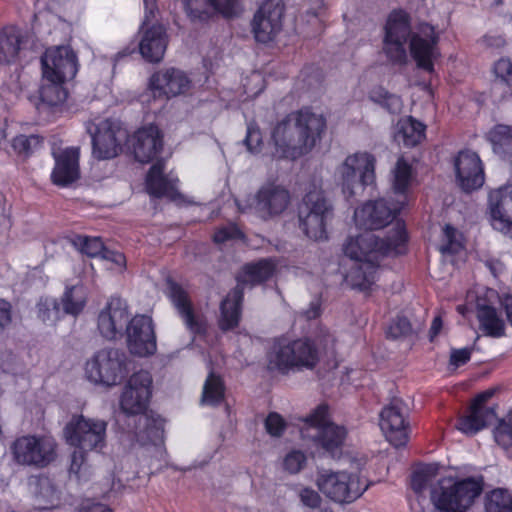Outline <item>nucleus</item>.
I'll list each match as a JSON object with an SVG mask.
<instances>
[{
  "mask_svg": "<svg viewBox=\"0 0 512 512\" xmlns=\"http://www.w3.org/2000/svg\"><path fill=\"white\" fill-rule=\"evenodd\" d=\"M86 130L92 138V154L98 160L116 157L127 140V131L118 121L101 120L98 123L88 122Z\"/></svg>",
  "mask_w": 512,
  "mask_h": 512,
  "instance_id": "nucleus-15",
  "label": "nucleus"
},
{
  "mask_svg": "<svg viewBox=\"0 0 512 512\" xmlns=\"http://www.w3.org/2000/svg\"><path fill=\"white\" fill-rule=\"evenodd\" d=\"M319 360L318 350L308 339L277 341L268 354V368L282 373L292 368L312 369Z\"/></svg>",
  "mask_w": 512,
  "mask_h": 512,
  "instance_id": "nucleus-7",
  "label": "nucleus"
},
{
  "mask_svg": "<svg viewBox=\"0 0 512 512\" xmlns=\"http://www.w3.org/2000/svg\"><path fill=\"white\" fill-rule=\"evenodd\" d=\"M498 298L495 290L487 291L486 298L478 297L476 301L479 329L489 337L499 338L505 334V321L491 302Z\"/></svg>",
  "mask_w": 512,
  "mask_h": 512,
  "instance_id": "nucleus-27",
  "label": "nucleus"
},
{
  "mask_svg": "<svg viewBox=\"0 0 512 512\" xmlns=\"http://www.w3.org/2000/svg\"><path fill=\"white\" fill-rule=\"evenodd\" d=\"M151 384L149 372H136L129 378L120 399L122 411L130 418L128 425L133 422V438L140 446L156 445L163 439V420L146 412Z\"/></svg>",
  "mask_w": 512,
  "mask_h": 512,
  "instance_id": "nucleus-3",
  "label": "nucleus"
},
{
  "mask_svg": "<svg viewBox=\"0 0 512 512\" xmlns=\"http://www.w3.org/2000/svg\"><path fill=\"white\" fill-rule=\"evenodd\" d=\"M86 302L87 292L85 287L81 284H76L66 287L60 299V303L54 301L53 308L57 314L61 307L64 314L77 316L83 311Z\"/></svg>",
  "mask_w": 512,
  "mask_h": 512,
  "instance_id": "nucleus-33",
  "label": "nucleus"
},
{
  "mask_svg": "<svg viewBox=\"0 0 512 512\" xmlns=\"http://www.w3.org/2000/svg\"><path fill=\"white\" fill-rule=\"evenodd\" d=\"M494 389H488L478 394L472 401L471 405L486 406L487 401L494 395Z\"/></svg>",
  "mask_w": 512,
  "mask_h": 512,
  "instance_id": "nucleus-63",
  "label": "nucleus"
},
{
  "mask_svg": "<svg viewBox=\"0 0 512 512\" xmlns=\"http://www.w3.org/2000/svg\"><path fill=\"white\" fill-rule=\"evenodd\" d=\"M43 77L46 80L73 79L78 70L77 56L69 46L49 48L41 57Z\"/></svg>",
  "mask_w": 512,
  "mask_h": 512,
  "instance_id": "nucleus-17",
  "label": "nucleus"
},
{
  "mask_svg": "<svg viewBox=\"0 0 512 512\" xmlns=\"http://www.w3.org/2000/svg\"><path fill=\"white\" fill-rule=\"evenodd\" d=\"M493 72L496 81L507 85L512 93V61L508 58H501L495 62Z\"/></svg>",
  "mask_w": 512,
  "mask_h": 512,
  "instance_id": "nucleus-47",
  "label": "nucleus"
},
{
  "mask_svg": "<svg viewBox=\"0 0 512 512\" xmlns=\"http://www.w3.org/2000/svg\"><path fill=\"white\" fill-rule=\"evenodd\" d=\"M316 484L327 498L339 504L355 501L367 489L358 476L345 471H319Z\"/></svg>",
  "mask_w": 512,
  "mask_h": 512,
  "instance_id": "nucleus-14",
  "label": "nucleus"
},
{
  "mask_svg": "<svg viewBox=\"0 0 512 512\" xmlns=\"http://www.w3.org/2000/svg\"><path fill=\"white\" fill-rule=\"evenodd\" d=\"M285 5L283 0H265L255 12L251 28L257 42L268 43L282 30Z\"/></svg>",
  "mask_w": 512,
  "mask_h": 512,
  "instance_id": "nucleus-16",
  "label": "nucleus"
},
{
  "mask_svg": "<svg viewBox=\"0 0 512 512\" xmlns=\"http://www.w3.org/2000/svg\"><path fill=\"white\" fill-rule=\"evenodd\" d=\"M145 16L140 28L141 39L138 44L139 52L143 59L149 63L162 61L169 42L166 28L160 23H152L158 7L156 0H143Z\"/></svg>",
  "mask_w": 512,
  "mask_h": 512,
  "instance_id": "nucleus-11",
  "label": "nucleus"
},
{
  "mask_svg": "<svg viewBox=\"0 0 512 512\" xmlns=\"http://www.w3.org/2000/svg\"><path fill=\"white\" fill-rule=\"evenodd\" d=\"M301 429L303 439H310L316 446L321 447L332 457L341 453L346 437V430L328 420V407L319 405L305 419Z\"/></svg>",
  "mask_w": 512,
  "mask_h": 512,
  "instance_id": "nucleus-8",
  "label": "nucleus"
},
{
  "mask_svg": "<svg viewBox=\"0 0 512 512\" xmlns=\"http://www.w3.org/2000/svg\"><path fill=\"white\" fill-rule=\"evenodd\" d=\"M190 87L186 74L176 68H166L151 75L148 88L154 97H175L185 93Z\"/></svg>",
  "mask_w": 512,
  "mask_h": 512,
  "instance_id": "nucleus-24",
  "label": "nucleus"
},
{
  "mask_svg": "<svg viewBox=\"0 0 512 512\" xmlns=\"http://www.w3.org/2000/svg\"><path fill=\"white\" fill-rule=\"evenodd\" d=\"M473 349L474 346L471 348L451 349L449 360L450 365L457 368L466 364L471 358Z\"/></svg>",
  "mask_w": 512,
  "mask_h": 512,
  "instance_id": "nucleus-56",
  "label": "nucleus"
},
{
  "mask_svg": "<svg viewBox=\"0 0 512 512\" xmlns=\"http://www.w3.org/2000/svg\"><path fill=\"white\" fill-rule=\"evenodd\" d=\"M438 42V34L428 23H422L413 30L411 17L406 11L395 9L387 16L382 50L393 64H406L408 46L417 66L431 73L434 71V61L440 56Z\"/></svg>",
  "mask_w": 512,
  "mask_h": 512,
  "instance_id": "nucleus-1",
  "label": "nucleus"
},
{
  "mask_svg": "<svg viewBox=\"0 0 512 512\" xmlns=\"http://www.w3.org/2000/svg\"><path fill=\"white\" fill-rule=\"evenodd\" d=\"M79 512H112V510L104 504L87 501L81 505Z\"/></svg>",
  "mask_w": 512,
  "mask_h": 512,
  "instance_id": "nucleus-62",
  "label": "nucleus"
},
{
  "mask_svg": "<svg viewBox=\"0 0 512 512\" xmlns=\"http://www.w3.org/2000/svg\"><path fill=\"white\" fill-rule=\"evenodd\" d=\"M10 449L18 465L37 469L47 467L57 457V443L49 436H20L13 441Z\"/></svg>",
  "mask_w": 512,
  "mask_h": 512,
  "instance_id": "nucleus-10",
  "label": "nucleus"
},
{
  "mask_svg": "<svg viewBox=\"0 0 512 512\" xmlns=\"http://www.w3.org/2000/svg\"><path fill=\"white\" fill-rule=\"evenodd\" d=\"M379 262H355L346 279L353 288L365 291L376 281Z\"/></svg>",
  "mask_w": 512,
  "mask_h": 512,
  "instance_id": "nucleus-34",
  "label": "nucleus"
},
{
  "mask_svg": "<svg viewBox=\"0 0 512 512\" xmlns=\"http://www.w3.org/2000/svg\"><path fill=\"white\" fill-rule=\"evenodd\" d=\"M326 126L325 117L309 108L289 113L272 131L276 152L292 160L309 153L321 140Z\"/></svg>",
  "mask_w": 512,
  "mask_h": 512,
  "instance_id": "nucleus-2",
  "label": "nucleus"
},
{
  "mask_svg": "<svg viewBox=\"0 0 512 512\" xmlns=\"http://www.w3.org/2000/svg\"><path fill=\"white\" fill-rule=\"evenodd\" d=\"M243 302V288L236 285L222 300L220 305L219 328L229 331L238 326Z\"/></svg>",
  "mask_w": 512,
  "mask_h": 512,
  "instance_id": "nucleus-31",
  "label": "nucleus"
},
{
  "mask_svg": "<svg viewBox=\"0 0 512 512\" xmlns=\"http://www.w3.org/2000/svg\"><path fill=\"white\" fill-rule=\"evenodd\" d=\"M486 512H512V493L503 488L493 490L487 497Z\"/></svg>",
  "mask_w": 512,
  "mask_h": 512,
  "instance_id": "nucleus-40",
  "label": "nucleus"
},
{
  "mask_svg": "<svg viewBox=\"0 0 512 512\" xmlns=\"http://www.w3.org/2000/svg\"><path fill=\"white\" fill-rule=\"evenodd\" d=\"M128 311L124 301L111 298L98 316V329L101 335L109 340L114 339L127 323Z\"/></svg>",
  "mask_w": 512,
  "mask_h": 512,
  "instance_id": "nucleus-28",
  "label": "nucleus"
},
{
  "mask_svg": "<svg viewBox=\"0 0 512 512\" xmlns=\"http://www.w3.org/2000/svg\"><path fill=\"white\" fill-rule=\"evenodd\" d=\"M393 189L399 196L397 201H404L406 204V191L412 181V166L404 157H400L393 169Z\"/></svg>",
  "mask_w": 512,
  "mask_h": 512,
  "instance_id": "nucleus-37",
  "label": "nucleus"
},
{
  "mask_svg": "<svg viewBox=\"0 0 512 512\" xmlns=\"http://www.w3.org/2000/svg\"><path fill=\"white\" fill-rule=\"evenodd\" d=\"M163 170L164 163L162 160L156 161L151 166L146 176V190L154 197H167L174 200L178 195L175 181L165 177Z\"/></svg>",
  "mask_w": 512,
  "mask_h": 512,
  "instance_id": "nucleus-32",
  "label": "nucleus"
},
{
  "mask_svg": "<svg viewBox=\"0 0 512 512\" xmlns=\"http://www.w3.org/2000/svg\"><path fill=\"white\" fill-rule=\"evenodd\" d=\"M300 499L301 502L310 508H317L321 504V497L320 495L311 488H304L300 491Z\"/></svg>",
  "mask_w": 512,
  "mask_h": 512,
  "instance_id": "nucleus-58",
  "label": "nucleus"
},
{
  "mask_svg": "<svg viewBox=\"0 0 512 512\" xmlns=\"http://www.w3.org/2000/svg\"><path fill=\"white\" fill-rule=\"evenodd\" d=\"M169 297L178 310L187 328L194 334L204 333L206 323L201 315L194 312L187 293L175 282L168 281Z\"/></svg>",
  "mask_w": 512,
  "mask_h": 512,
  "instance_id": "nucleus-29",
  "label": "nucleus"
},
{
  "mask_svg": "<svg viewBox=\"0 0 512 512\" xmlns=\"http://www.w3.org/2000/svg\"><path fill=\"white\" fill-rule=\"evenodd\" d=\"M306 463V456L303 452L294 450L289 452L284 460L283 467L290 474H296L300 472Z\"/></svg>",
  "mask_w": 512,
  "mask_h": 512,
  "instance_id": "nucleus-50",
  "label": "nucleus"
},
{
  "mask_svg": "<svg viewBox=\"0 0 512 512\" xmlns=\"http://www.w3.org/2000/svg\"><path fill=\"white\" fill-rule=\"evenodd\" d=\"M457 231L450 225H446L443 229V241L440 247L442 253L455 254L462 248L461 243L457 240Z\"/></svg>",
  "mask_w": 512,
  "mask_h": 512,
  "instance_id": "nucleus-49",
  "label": "nucleus"
},
{
  "mask_svg": "<svg viewBox=\"0 0 512 512\" xmlns=\"http://www.w3.org/2000/svg\"><path fill=\"white\" fill-rule=\"evenodd\" d=\"M73 244L88 257H101L105 249V246L99 237L76 236L73 240Z\"/></svg>",
  "mask_w": 512,
  "mask_h": 512,
  "instance_id": "nucleus-45",
  "label": "nucleus"
},
{
  "mask_svg": "<svg viewBox=\"0 0 512 512\" xmlns=\"http://www.w3.org/2000/svg\"><path fill=\"white\" fill-rule=\"evenodd\" d=\"M497 420L495 407L470 405L468 413L459 418L456 428L466 435H475Z\"/></svg>",
  "mask_w": 512,
  "mask_h": 512,
  "instance_id": "nucleus-30",
  "label": "nucleus"
},
{
  "mask_svg": "<svg viewBox=\"0 0 512 512\" xmlns=\"http://www.w3.org/2000/svg\"><path fill=\"white\" fill-rule=\"evenodd\" d=\"M14 360V354L12 351H5L0 356V368L7 372L11 368V363Z\"/></svg>",
  "mask_w": 512,
  "mask_h": 512,
  "instance_id": "nucleus-64",
  "label": "nucleus"
},
{
  "mask_svg": "<svg viewBox=\"0 0 512 512\" xmlns=\"http://www.w3.org/2000/svg\"><path fill=\"white\" fill-rule=\"evenodd\" d=\"M21 44V33L15 27L3 29L0 33V63H10L18 55Z\"/></svg>",
  "mask_w": 512,
  "mask_h": 512,
  "instance_id": "nucleus-36",
  "label": "nucleus"
},
{
  "mask_svg": "<svg viewBox=\"0 0 512 512\" xmlns=\"http://www.w3.org/2000/svg\"><path fill=\"white\" fill-rule=\"evenodd\" d=\"M401 134L403 144L408 147H414L424 139L425 125L410 117L402 124Z\"/></svg>",
  "mask_w": 512,
  "mask_h": 512,
  "instance_id": "nucleus-42",
  "label": "nucleus"
},
{
  "mask_svg": "<svg viewBox=\"0 0 512 512\" xmlns=\"http://www.w3.org/2000/svg\"><path fill=\"white\" fill-rule=\"evenodd\" d=\"M483 490V477L453 483L443 478L431 490V500L440 512H465Z\"/></svg>",
  "mask_w": 512,
  "mask_h": 512,
  "instance_id": "nucleus-5",
  "label": "nucleus"
},
{
  "mask_svg": "<svg viewBox=\"0 0 512 512\" xmlns=\"http://www.w3.org/2000/svg\"><path fill=\"white\" fill-rule=\"evenodd\" d=\"M247 149L254 153L257 152L262 145V135L257 125L250 123L247 127V134L244 139Z\"/></svg>",
  "mask_w": 512,
  "mask_h": 512,
  "instance_id": "nucleus-53",
  "label": "nucleus"
},
{
  "mask_svg": "<svg viewBox=\"0 0 512 512\" xmlns=\"http://www.w3.org/2000/svg\"><path fill=\"white\" fill-rule=\"evenodd\" d=\"M275 266L270 260H260L257 263L247 264L238 277L237 285L243 289L245 285H257L268 280L274 272Z\"/></svg>",
  "mask_w": 512,
  "mask_h": 512,
  "instance_id": "nucleus-35",
  "label": "nucleus"
},
{
  "mask_svg": "<svg viewBox=\"0 0 512 512\" xmlns=\"http://www.w3.org/2000/svg\"><path fill=\"white\" fill-rule=\"evenodd\" d=\"M101 258L111 261L118 266H125L126 264V258L122 253L109 250L106 247L101 255Z\"/></svg>",
  "mask_w": 512,
  "mask_h": 512,
  "instance_id": "nucleus-61",
  "label": "nucleus"
},
{
  "mask_svg": "<svg viewBox=\"0 0 512 512\" xmlns=\"http://www.w3.org/2000/svg\"><path fill=\"white\" fill-rule=\"evenodd\" d=\"M333 206L321 189L306 193L298 207V219L304 234L315 241L326 240L327 223L333 218Z\"/></svg>",
  "mask_w": 512,
  "mask_h": 512,
  "instance_id": "nucleus-6",
  "label": "nucleus"
},
{
  "mask_svg": "<svg viewBox=\"0 0 512 512\" xmlns=\"http://www.w3.org/2000/svg\"><path fill=\"white\" fill-rule=\"evenodd\" d=\"M224 383L220 376L211 372L204 384L201 403L211 406L219 405L224 398Z\"/></svg>",
  "mask_w": 512,
  "mask_h": 512,
  "instance_id": "nucleus-39",
  "label": "nucleus"
},
{
  "mask_svg": "<svg viewBox=\"0 0 512 512\" xmlns=\"http://www.w3.org/2000/svg\"><path fill=\"white\" fill-rule=\"evenodd\" d=\"M433 473L431 466L419 469L413 473L411 480V487L416 493H421L430 481V477Z\"/></svg>",
  "mask_w": 512,
  "mask_h": 512,
  "instance_id": "nucleus-52",
  "label": "nucleus"
},
{
  "mask_svg": "<svg viewBox=\"0 0 512 512\" xmlns=\"http://www.w3.org/2000/svg\"><path fill=\"white\" fill-rule=\"evenodd\" d=\"M370 99L385 108L391 114H400L403 108L401 98L395 94L389 93L383 88L374 89L370 94Z\"/></svg>",
  "mask_w": 512,
  "mask_h": 512,
  "instance_id": "nucleus-43",
  "label": "nucleus"
},
{
  "mask_svg": "<svg viewBox=\"0 0 512 512\" xmlns=\"http://www.w3.org/2000/svg\"><path fill=\"white\" fill-rule=\"evenodd\" d=\"M239 0H212L216 12L221 13L225 17H231L236 14Z\"/></svg>",
  "mask_w": 512,
  "mask_h": 512,
  "instance_id": "nucleus-57",
  "label": "nucleus"
},
{
  "mask_svg": "<svg viewBox=\"0 0 512 512\" xmlns=\"http://www.w3.org/2000/svg\"><path fill=\"white\" fill-rule=\"evenodd\" d=\"M456 183L466 193L480 189L485 182L484 166L479 155L469 149L454 158Z\"/></svg>",
  "mask_w": 512,
  "mask_h": 512,
  "instance_id": "nucleus-21",
  "label": "nucleus"
},
{
  "mask_svg": "<svg viewBox=\"0 0 512 512\" xmlns=\"http://www.w3.org/2000/svg\"><path fill=\"white\" fill-rule=\"evenodd\" d=\"M488 140L497 154H512V126L497 124L488 133Z\"/></svg>",
  "mask_w": 512,
  "mask_h": 512,
  "instance_id": "nucleus-38",
  "label": "nucleus"
},
{
  "mask_svg": "<svg viewBox=\"0 0 512 512\" xmlns=\"http://www.w3.org/2000/svg\"><path fill=\"white\" fill-rule=\"evenodd\" d=\"M49 83L40 88V98L49 106H56L66 100L67 93L62 87L64 81L47 80Z\"/></svg>",
  "mask_w": 512,
  "mask_h": 512,
  "instance_id": "nucleus-44",
  "label": "nucleus"
},
{
  "mask_svg": "<svg viewBox=\"0 0 512 512\" xmlns=\"http://www.w3.org/2000/svg\"><path fill=\"white\" fill-rule=\"evenodd\" d=\"M406 240L404 226L398 222L385 239H379L369 231L349 237L343 245V251L355 262H380L384 256L402 254Z\"/></svg>",
  "mask_w": 512,
  "mask_h": 512,
  "instance_id": "nucleus-4",
  "label": "nucleus"
},
{
  "mask_svg": "<svg viewBox=\"0 0 512 512\" xmlns=\"http://www.w3.org/2000/svg\"><path fill=\"white\" fill-rule=\"evenodd\" d=\"M403 207L404 201L388 202L385 199L368 201L354 212V219L360 228L382 229L393 221Z\"/></svg>",
  "mask_w": 512,
  "mask_h": 512,
  "instance_id": "nucleus-19",
  "label": "nucleus"
},
{
  "mask_svg": "<svg viewBox=\"0 0 512 512\" xmlns=\"http://www.w3.org/2000/svg\"><path fill=\"white\" fill-rule=\"evenodd\" d=\"M192 21H207L216 12L212 0H183Z\"/></svg>",
  "mask_w": 512,
  "mask_h": 512,
  "instance_id": "nucleus-41",
  "label": "nucleus"
},
{
  "mask_svg": "<svg viewBox=\"0 0 512 512\" xmlns=\"http://www.w3.org/2000/svg\"><path fill=\"white\" fill-rule=\"evenodd\" d=\"M375 157L368 152L349 155L338 168L342 191L351 198L365 186L373 183L375 178Z\"/></svg>",
  "mask_w": 512,
  "mask_h": 512,
  "instance_id": "nucleus-13",
  "label": "nucleus"
},
{
  "mask_svg": "<svg viewBox=\"0 0 512 512\" xmlns=\"http://www.w3.org/2000/svg\"><path fill=\"white\" fill-rule=\"evenodd\" d=\"M126 333L128 349L132 354L140 357L154 354L157 346L150 317L145 315L135 316L129 322Z\"/></svg>",
  "mask_w": 512,
  "mask_h": 512,
  "instance_id": "nucleus-23",
  "label": "nucleus"
},
{
  "mask_svg": "<svg viewBox=\"0 0 512 512\" xmlns=\"http://www.w3.org/2000/svg\"><path fill=\"white\" fill-rule=\"evenodd\" d=\"M265 428L267 432L275 437L282 435L285 429V421L278 413H270L265 420Z\"/></svg>",
  "mask_w": 512,
  "mask_h": 512,
  "instance_id": "nucleus-55",
  "label": "nucleus"
},
{
  "mask_svg": "<svg viewBox=\"0 0 512 512\" xmlns=\"http://www.w3.org/2000/svg\"><path fill=\"white\" fill-rule=\"evenodd\" d=\"M413 334L409 320L405 317H397L389 326L387 336L392 339L405 338Z\"/></svg>",
  "mask_w": 512,
  "mask_h": 512,
  "instance_id": "nucleus-48",
  "label": "nucleus"
},
{
  "mask_svg": "<svg viewBox=\"0 0 512 512\" xmlns=\"http://www.w3.org/2000/svg\"><path fill=\"white\" fill-rule=\"evenodd\" d=\"M289 204V191L282 185L271 182L258 189L250 207L259 218L266 221L280 216Z\"/></svg>",
  "mask_w": 512,
  "mask_h": 512,
  "instance_id": "nucleus-18",
  "label": "nucleus"
},
{
  "mask_svg": "<svg viewBox=\"0 0 512 512\" xmlns=\"http://www.w3.org/2000/svg\"><path fill=\"white\" fill-rule=\"evenodd\" d=\"M52 156L55 160V166L51 173L53 184L66 187L79 179V148L53 149Z\"/></svg>",
  "mask_w": 512,
  "mask_h": 512,
  "instance_id": "nucleus-26",
  "label": "nucleus"
},
{
  "mask_svg": "<svg viewBox=\"0 0 512 512\" xmlns=\"http://www.w3.org/2000/svg\"><path fill=\"white\" fill-rule=\"evenodd\" d=\"M487 214L494 230L512 238V185L490 192Z\"/></svg>",
  "mask_w": 512,
  "mask_h": 512,
  "instance_id": "nucleus-22",
  "label": "nucleus"
},
{
  "mask_svg": "<svg viewBox=\"0 0 512 512\" xmlns=\"http://www.w3.org/2000/svg\"><path fill=\"white\" fill-rule=\"evenodd\" d=\"M85 374L95 384L118 385L128 374L127 355L116 348L101 349L87 361Z\"/></svg>",
  "mask_w": 512,
  "mask_h": 512,
  "instance_id": "nucleus-9",
  "label": "nucleus"
},
{
  "mask_svg": "<svg viewBox=\"0 0 512 512\" xmlns=\"http://www.w3.org/2000/svg\"><path fill=\"white\" fill-rule=\"evenodd\" d=\"M42 143V138L37 135H19L13 139V149L24 157L31 155Z\"/></svg>",
  "mask_w": 512,
  "mask_h": 512,
  "instance_id": "nucleus-46",
  "label": "nucleus"
},
{
  "mask_svg": "<svg viewBox=\"0 0 512 512\" xmlns=\"http://www.w3.org/2000/svg\"><path fill=\"white\" fill-rule=\"evenodd\" d=\"M132 148L137 161L141 163L158 161V156L163 150V134L153 124L141 127L133 135Z\"/></svg>",
  "mask_w": 512,
  "mask_h": 512,
  "instance_id": "nucleus-25",
  "label": "nucleus"
},
{
  "mask_svg": "<svg viewBox=\"0 0 512 512\" xmlns=\"http://www.w3.org/2000/svg\"><path fill=\"white\" fill-rule=\"evenodd\" d=\"M406 404L394 398L380 414V428L386 439L395 447L405 446L409 439V426L406 421Z\"/></svg>",
  "mask_w": 512,
  "mask_h": 512,
  "instance_id": "nucleus-20",
  "label": "nucleus"
},
{
  "mask_svg": "<svg viewBox=\"0 0 512 512\" xmlns=\"http://www.w3.org/2000/svg\"><path fill=\"white\" fill-rule=\"evenodd\" d=\"M85 451L75 450L72 454L71 465L69 471L78 475L85 464Z\"/></svg>",
  "mask_w": 512,
  "mask_h": 512,
  "instance_id": "nucleus-60",
  "label": "nucleus"
},
{
  "mask_svg": "<svg viewBox=\"0 0 512 512\" xmlns=\"http://www.w3.org/2000/svg\"><path fill=\"white\" fill-rule=\"evenodd\" d=\"M494 437L496 442L503 447H507L512 443V432L507 427H497L494 431Z\"/></svg>",
  "mask_w": 512,
  "mask_h": 512,
  "instance_id": "nucleus-59",
  "label": "nucleus"
},
{
  "mask_svg": "<svg viewBox=\"0 0 512 512\" xmlns=\"http://www.w3.org/2000/svg\"><path fill=\"white\" fill-rule=\"evenodd\" d=\"M107 422L74 415L64 428L67 442L83 451H100L106 445Z\"/></svg>",
  "mask_w": 512,
  "mask_h": 512,
  "instance_id": "nucleus-12",
  "label": "nucleus"
},
{
  "mask_svg": "<svg viewBox=\"0 0 512 512\" xmlns=\"http://www.w3.org/2000/svg\"><path fill=\"white\" fill-rule=\"evenodd\" d=\"M12 325V305L9 301L0 298V338Z\"/></svg>",
  "mask_w": 512,
  "mask_h": 512,
  "instance_id": "nucleus-54",
  "label": "nucleus"
},
{
  "mask_svg": "<svg viewBox=\"0 0 512 512\" xmlns=\"http://www.w3.org/2000/svg\"><path fill=\"white\" fill-rule=\"evenodd\" d=\"M243 233L235 224H228L220 227L214 233L213 239L216 243H224L229 240L241 239Z\"/></svg>",
  "mask_w": 512,
  "mask_h": 512,
  "instance_id": "nucleus-51",
  "label": "nucleus"
}]
</instances>
